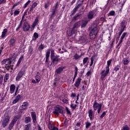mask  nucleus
I'll list each match as a JSON object with an SVG mask.
<instances>
[{
	"label": "nucleus",
	"mask_w": 130,
	"mask_h": 130,
	"mask_svg": "<svg viewBox=\"0 0 130 130\" xmlns=\"http://www.w3.org/2000/svg\"><path fill=\"white\" fill-rule=\"evenodd\" d=\"M51 130H58V128L53 126Z\"/></svg>",
	"instance_id": "774afa93"
},
{
	"label": "nucleus",
	"mask_w": 130,
	"mask_h": 130,
	"mask_svg": "<svg viewBox=\"0 0 130 130\" xmlns=\"http://www.w3.org/2000/svg\"><path fill=\"white\" fill-rule=\"evenodd\" d=\"M97 26H98L96 24H93L92 26L91 30L90 31V32L89 34V37L90 39L91 40H94L96 36L97 35Z\"/></svg>",
	"instance_id": "f257e3e1"
},
{
	"label": "nucleus",
	"mask_w": 130,
	"mask_h": 130,
	"mask_svg": "<svg viewBox=\"0 0 130 130\" xmlns=\"http://www.w3.org/2000/svg\"><path fill=\"white\" fill-rule=\"evenodd\" d=\"M112 59H110L107 61V66L106 67V69H110V66L111 63Z\"/></svg>",
	"instance_id": "f704fd0d"
},
{
	"label": "nucleus",
	"mask_w": 130,
	"mask_h": 130,
	"mask_svg": "<svg viewBox=\"0 0 130 130\" xmlns=\"http://www.w3.org/2000/svg\"><path fill=\"white\" fill-rule=\"evenodd\" d=\"M21 62V60H19L18 59V62H17V64H16V66H17V67H18Z\"/></svg>",
	"instance_id": "338daca9"
},
{
	"label": "nucleus",
	"mask_w": 130,
	"mask_h": 130,
	"mask_svg": "<svg viewBox=\"0 0 130 130\" xmlns=\"http://www.w3.org/2000/svg\"><path fill=\"white\" fill-rule=\"evenodd\" d=\"M127 25V22H126L125 19H124L123 20L121 21L120 26L121 27V29H124L126 28V26Z\"/></svg>",
	"instance_id": "ddd939ff"
},
{
	"label": "nucleus",
	"mask_w": 130,
	"mask_h": 130,
	"mask_svg": "<svg viewBox=\"0 0 130 130\" xmlns=\"http://www.w3.org/2000/svg\"><path fill=\"white\" fill-rule=\"evenodd\" d=\"M66 110L67 111L68 114H71L70 111L67 107H66Z\"/></svg>",
	"instance_id": "5fc2aeb1"
},
{
	"label": "nucleus",
	"mask_w": 130,
	"mask_h": 130,
	"mask_svg": "<svg viewBox=\"0 0 130 130\" xmlns=\"http://www.w3.org/2000/svg\"><path fill=\"white\" fill-rule=\"evenodd\" d=\"M50 54V49H48L46 51V61L45 62L47 63L48 62V60L49 59Z\"/></svg>",
	"instance_id": "4468645a"
},
{
	"label": "nucleus",
	"mask_w": 130,
	"mask_h": 130,
	"mask_svg": "<svg viewBox=\"0 0 130 130\" xmlns=\"http://www.w3.org/2000/svg\"><path fill=\"white\" fill-rule=\"evenodd\" d=\"M22 23V20H21L19 25L18 26V27H17L16 29V31H18L19 29V28L21 27Z\"/></svg>",
	"instance_id": "c03bdc74"
},
{
	"label": "nucleus",
	"mask_w": 130,
	"mask_h": 130,
	"mask_svg": "<svg viewBox=\"0 0 130 130\" xmlns=\"http://www.w3.org/2000/svg\"><path fill=\"white\" fill-rule=\"evenodd\" d=\"M25 74V71L21 70L19 71L16 76V80L18 81L20 80V78Z\"/></svg>",
	"instance_id": "1a4fd4ad"
},
{
	"label": "nucleus",
	"mask_w": 130,
	"mask_h": 130,
	"mask_svg": "<svg viewBox=\"0 0 130 130\" xmlns=\"http://www.w3.org/2000/svg\"><path fill=\"white\" fill-rule=\"evenodd\" d=\"M31 116L33 122H36L37 119H36V114L35 112H32L31 113Z\"/></svg>",
	"instance_id": "4be33fe9"
},
{
	"label": "nucleus",
	"mask_w": 130,
	"mask_h": 130,
	"mask_svg": "<svg viewBox=\"0 0 130 130\" xmlns=\"http://www.w3.org/2000/svg\"><path fill=\"white\" fill-rule=\"evenodd\" d=\"M82 56V54H81L80 55H79L77 54H76L74 56V58L75 59L77 60V59H79V58H80Z\"/></svg>",
	"instance_id": "2f4dec72"
},
{
	"label": "nucleus",
	"mask_w": 130,
	"mask_h": 130,
	"mask_svg": "<svg viewBox=\"0 0 130 130\" xmlns=\"http://www.w3.org/2000/svg\"><path fill=\"white\" fill-rule=\"evenodd\" d=\"M124 29H121V30L119 31V32H118V36L119 37H120V36L121 35V34H122V32L124 31Z\"/></svg>",
	"instance_id": "603ef678"
},
{
	"label": "nucleus",
	"mask_w": 130,
	"mask_h": 130,
	"mask_svg": "<svg viewBox=\"0 0 130 130\" xmlns=\"http://www.w3.org/2000/svg\"><path fill=\"white\" fill-rule=\"evenodd\" d=\"M53 113H54V114H56L57 115H58L59 113L63 114V110L60 107L57 106L54 108V110L53 112Z\"/></svg>",
	"instance_id": "20e7f679"
},
{
	"label": "nucleus",
	"mask_w": 130,
	"mask_h": 130,
	"mask_svg": "<svg viewBox=\"0 0 130 130\" xmlns=\"http://www.w3.org/2000/svg\"><path fill=\"white\" fill-rule=\"evenodd\" d=\"M71 108H72V109H76V107H77V105H74L73 104H71L70 105Z\"/></svg>",
	"instance_id": "79ce46f5"
},
{
	"label": "nucleus",
	"mask_w": 130,
	"mask_h": 130,
	"mask_svg": "<svg viewBox=\"0 0 130 130\" xmlns=\"http://www.w3.org/2000/svg\"><path fill=\"white\" fill-rule=\"evenodd\" d=\"M79 24V22H76V23L74 24V26H73V30H75V28L78 27Z\"/></svg>",
	"instance_id": "09e8293b"
},
{
	"label": "nucleus",
	"mask_w": 130,
	"mask_h": 130,
	"mask_svg": "<svg viewBox=\"0 0 130 130\" xmlns=\"http://www.w3.org/2000/svg\"><path fill=\"white\" fill-rule=\"evenodd\" d=\"M58 4H56L54 7V9L52 11V16H54L57 9Z\"/></svg>",
	"instance_id": "bb28decb"
},
{
	"label": "nucleus",
	"mask_w": 130,
	"mask_h": 130,
	"mask_svg": "<svg viewBox=\"0 0 130 130\" xmlns=\"http://www.w3.org/2000/svg\"><path fill=\"white\" fill-rule=\"evenodd\" d=\"M120 69V67L118 66H116L115 68H114V71L115 72H117V71H118Z\"/></svg>",
	"instance_id": "864d4df0"
},
{
	"label": "nucleus",
	"mask_w": 130,
	"mask_h": 130,
	"mask_svg": "<svg viewBox=\"0 0 130 130\" xmlns=\"http://www.w3.org/2000/svg\"><path fill=\"white\" fill-rule=\"evenodd\" d=\"M59 56H56L55 57H53L52 58H51L52 61V62L55 64H56L58 61L60 60L59 58Z\"/></svg>",
	"instance_id": "2eb2a0df"
},
{
	"label": "nucleus",
	"mask_w": 130,
	"mask_h": 130,
	"mask_svg": "<svg viewBox=\"0 0 130 130\" xmlns=\"http://www.w3.org/2000/svg\"><path fill=\"white\" fill-rule=\"evenodd\" d=\"M96 56L95 55H93L92 56V57L90 58L91 59V63L90 64V67L92 66L93 63V60L96 58Z\"/></svg>",
	"instance_id": "7c9ffc66"
},
{
	"label": "nucleus",
	"mask_w": 130,
	"mask_h": 130,
	"mask_svg": "<svg viewBox=\"0 0 130 130\" xmlns=\"http://www.w3.org/2000/svg\"><path fill=\"white\" fill-rule=\"evenodd\" d=\"M79 16H80V15H77V16H75L74 17L73 20H76L78 19V17Z\"/></svg>",
	"instance_id": "69168bd1"
},
{
	"label": "nucleus",
	"mask_w": 130,
	"mask_h": 130,
	"mask_svg": "<svg viewBox=\"0 0 130 130\" xmlns=\"http://www.w3.org/2000/svg\"><path fill=\"white\" fill-rule=\"evenodd\" d=\"M51 51V58L55 57L54 56V51L53 49L50 50Z\"/></svg>",
	"instance_id": "ea45409f"
},
{
	"label": "nucleus",
	"mask_w": 130,
	"mask_h": 130,
	"mask_svg": "<svg viewBox=\"0 0 130 130\" xmlns=\"http://www.w3.org/2000/svg\"><path fill=\"white\" fill-rule=\"evenodd\" d=\"M88 60V57L84 58L83 60V63L85 64L87 62Z\"/></svg>",
	"instance_id": "de8ad7c7"
},
{
	"label": "nucleus",
	"mask_w": 130,
	"mask_h": 130,
	"mask_svg": "<svg viewBox=\"0 0 130 130\" xmlns=\"http://www.w3.org/2000/svg\"><path fill=\"white\" fill-rule=\"evenodd\" d=\"M15 89V86L14 84H11L10 87V92L11 94H12L14 92Z\"/></svg>",
	"instance_id": "aec40b11"
},
{
	"label": "nucleus",
	"mask_w": 130,
	"mask_h": 130,
	"mask_svg": "<svg viewBox=\"0 0 130 130\" xmlns=\"http://www.w3.org/2000/svg\"><path fill=\"white\" fill-rule=\"evenodd\" d=\"M50 5V3L49 1H48L45 4V5H44V8L47 9L48 8V7H49V6Z\"/></svg>",
	"instance_id": "473e14b6"
},
{
	"label": "nucleus",
	"mask_w": 130,
	"mask_h": 130,
	"mask_svg": "<svg viewBox=\"0 0 130 130\" xmlns=\"http://www.w3.org/2000/svg\"><path fill=\"white\" fill-rule=\"evenodd\" d=\"M81 79L80 77H79L77 79V81H76L75 83V86L76 87H77V88L79 87V86L80 84L81 81Z\"/></svg>",
	"instance_id": "412c9836"
},
{
	"label": "nucleus",
	"mask_w": 130,
	"mask_h": 130,
	"mask_svg": "<svg viewBox=\"0 0 130 130\" xmlns=\"http://www.w3.org/2000/svg\"><path fill=\"white\" fill-rule=\"evenodd\" d=\"M91 124L90 122L87 121L85 122V127L86 128H88L90 126H91Z\"/></svg>",
	"instance_id": "e433bc0d"
},
{
	"label": "nucleus",
	"mask_w": 130,
	"mask_h": 130,
	"mask_svg": "<svg viewBox=\"0 0 130 130\" xmlns=\"http://www.w3.org/2000/svg\"><path fill=\"white\" fill-rule=\"evenodd\" d=\"M65 68V67H59L58 69H57L55 71V72L57 74H59L60 73H61L63 69Z\"/></svg>",
	"instance_id": "6ab92c4d"
},
{
	"label": "nucleus",
	"mask_w": 130,
	"mask_h": 130,
	"mask_svg": "<svg viewBox=\"0 0 130 130\" xmlns=\"http://www.w3.org/2000/svg\"><path fill=\"white\" fill-rule=\"evenodd\" d=\"M30 2H31V1H29V0H28V1H27V2L26 3L24 4V6H23V8H26L27 7V6L30 4Z\"/></svg>",
	"instance_id": "37998d69"
},
{
	"label": "nucleus",
	"mask_w": 130,
	"mask_h": 130,
	"mask_svg": "<svg viewBox=\"0 0 130 130\" xmlns=\"http://www.w3.org/2000/svg\"><path fill=\"white\" fill-rule=\"evenodd\" d=\"M127 35V33L125 32H124L122 35L121 36V38H120V40L119 41V44H120L122 41L123 39L125 38V37Z\"/></svg>",
	"instance_id": "b1692460"
},
{
	"label": "nucleus",
	"mask_w": 130,
	"mask_h": 130,
	"mask_svg": "<svg viewBox=\"0 0 130 130\" xmlns=\"http://www.w3.org/2000/svg\"><path fill=\"white\" fill-rule=\"evenodd\" d=\"M10 120V117L8 115L5 116V118L3 119L2 121V125L3 127H5L8 125V122Z\"/></svg>",
	"instance_id": "423d86ee"
},
{
	"label": "nucleus",
	"mask_w": 130,
	"mask_h": 130,
	"mask_svg": "<svg viewBox=\"0 0 130 130\" xmlns=\"http://www.w3.org/2000/svg\"><path fill=\"white\" fill-rule=\"evenodd\" d=\"M7 32V29L6 28L4 29L3 30V31L2 32V38H4L6 37V35Z\"/></svg>",
	"instance_id": "c85d7f7f"
},
{
	"label": "nucleus",
	"mask_w": 130,
	"mask_h": 130,
	"mask_svg": "<svg viewBox=\"0 0 130 130\" xmlns=\"http://www.w3.org/2000/svg\"><path fill=\"white\" fill-rule=\"evenodd\" d=\"M101 74V79L102 80L105 79L106 77L110 74V69L106 68L102 70L100 73Z\"/></svg>",
	"instance_id": "f03ea898"
},
{
	"label": "nucleus",
	"mask_w": 130,
	"mask_h": 130,
	"mask_svg": "<svg viewBox=\"0 0 130 130\" xmlns=\"http://www.w3.org/2000/svg\"><path fill=\"white\" fill-rule=\"evenodd\" d=\"M109 15L110 16H115V13L114 11H111L110 13H109Z\"/></svg>",
	"instance_id": "49530a36"
},
{
	"label": "nucleus",
	"mask_w": 130,
	"mask_h": 130,
	"mask_svg": "<svg viewBox=\"0 0 130 130\" xmlns=\"http://www.w3.org/2000/svg\"><path fill=\"white\" fill-rule=\"evenodd\" d=\"M75 33V30H73V28L71 30H69L67 31V34L69 36H71Z\"/></svg>",
	"instance_id": "a878e982"
},
{
	"label": "nucleus",
	"mask_w": 130,
	"mask_h": 130,
	"mask_svg": "<svg viewBox=\"0 0 130 130\" xmlns=\"http://www.w3.org/2000/svg\"><path fill=\"white\" fill-rule=\"evenodd\" d=\"M44 48V46L43 44H41L39 47V50H42Z\"/></svg>",
	"instance_id": "8fccbe9b"
},
{
	"label": "nucleus",
	"mask_w": 130,
	"mask_h": 130,
	"mask_svg": "<svg viewBox=\"0 0 130 130\" xmlns=\"http://www.w3.org/2000/svg\"><path fill=\"white\" fill-rule=\"evenodd\" d=\"M129 62V61L128 60V59L127 58H125L123 59V63L125 65L127 64Z\"/></svg>",
	"instance_id": "c9c22d12"
},
{
	"label": "nucleus",
	"mask_w": 130,
	"mask_h": 130,
	"mask_svg": "<svg viewBox=\"0 0 130 130\" xmlns=\"http://www.w3.org/2000/svg\"><path fill=\"white\" fill-rule=\"evenodd\" d=\"M28 106V104L27 103H24L21 106V109L19 110V112H23V110L27 109Z\"/></svg>",
	"instance_id": "f8f14e48"
},
{
	"label": "nucleus",
	"mask_w": 130,
	"mask_h": 130,
	"mask_svg": "<svg viewBox=\"0 0 130 130\" xmlns=\"http://www.w3.org/2000/svg\"><path fill=\"white\" fill-rule=\"evenodd\" d=\"M91 74H92L91 71H89L87 73L86 75H87V76L88 77V76H89L90 75H91Z\"/></svg>",
	"instance_id": "13d9d810"
},
{
	"label": "nucleus",
	"mask_w": 130,
	"mask_h": 130,
	"mask_svg": "<svg viewBox=\"0 0 130 130\" xmlns=\"http://www.w3.org/2000/svg\"><path fill=\"white\" fill-rule=\"evenodd\" d=\"M69 101L68 100H67L66 99H63L62 100V102L64 103V104H68Z\"/></svg>",
	"instance_id": "a19ab883"
},
{
	"label": "nucleus",
	"mask_w": 130,
	"mask_h": 130,
	"mask_svg": "<svg viewBox=\"0 0 130 130\" xmlns=\"http://www.w3.org/2000/svg\"><path fill=\"white\" fill-rule=\"evenodd\" d=\"M9 79V75L6 74L5 76V81L6 82L7 80Z\"/></svg>",
	"instance_id": "6e6d98bb"
},
{
	"label": "nucleus",
	"mask_w": 130,
	"mask_h": 130,
	"mask_svg": "<svg viewBox=\"0 0 130 130\" xmlns=\"http://www.w3.org/2000/svg\"><path fill=\"white\" fill-rule=\"evenodd\" d=\"M54 126H53L51 124H48V127L49 129L51 130L52 127H53Z\"/></svg>",
	"instance_id": "680f3d73"
},
{
	"label": "nucleus",
	"mask_w": 130,
	"mask_h": 130,
	"mask_svg": "<svg viewBox=\"0 0 130 130\" xmlns=\"http://www.w3.org/2000/svg\"><path fill=\"white\" fill-rule=\"evenodd\" d=\"M29 28V25L27 23V22L25 21L23 25V29L24 31H28Z\"/></svg>",
	"instance_id": "dca6fc26"
},
{
	"label": "nucleus",
	"mask_w": 130,
	"mask_h": 130,
	"mask_svg": "<svg viewBox=\"0 0 130 130\" xmlns=\"http://www.w3.org/2000/svg\"><path fill=\"white\" fill-rule=\"evenodd\" d=\"M87 18L88 19L91 20L94 18V11H90L88 15Z\"/></svg>",
	"instance_id": "f3484780"
},
{
	"label": "nucleus",
	"mask_w": 130,
	"mask_h": 130,
	"mask_svg": "<svg viewBox=\"0 0 130 130\" xmlns=\"http://www.w3.org/2000/svg\"><path fill=\"white\" fill-rule=\"evenodd\" d=\"M83 0H79L78 2L77 5L76 6L75 8L74 9L72 12V14L74 15L76 11L78 10V9L81 6V5L83 4Z\"/></svg>",
	"instance_id": "0eeeda50"
},
{
	"label": "nucleus",
	"mask_w": 130,
	"mask_h": 130,
	"mask_svg": "<svg viewBox=\"0 0 130 130\" xmlns=\"http://www.w3.org/2000/svg\"><path fill=\"white\" fill-rule=\"evenodd\" d=\"M76 94L75 93H72L71 94V97L72 98H73V97H76Z\"/></svg>",
	"instance_id": "0e129e2a"
},
{
	"label": "nucleus",
	"mask_w": 130,
	"mask_h": 130,
	"mask_svg": "<svg viewBox=\"0 0 130 130\" xmlns=\"http://www.w3.org/2000/svg\"><path fill=\"white\" fill-rule=\"evenodd\" d=\"M8 45L10 47H13L16 45V41L14 38H11L8 42Z\"/></svg>",
	"instance_id": "9d476101"
},
{
	"label": "nucleus",
	"mask_w": 130,
	"mask_h": 130,
	"mask_svg": "<svg viewBox=\"0 0 130 130\" xmlns=\"http://www.w3.org/2000/svg\"><path fill=\"white\" fill-rule=\"evenodd\" d=\"M30 126L31 124L30 123L27 124L25 125L23 130H29Z\"/></svg>",
	"instance_id": "c756f323"
},
{
	"label": "nucleus",
	"mask_w": 130,
	"mask_h": 130,
	"mask_svg": "<svg viewBox=\"0 0 130 130\" xmlns=\"http://www.w3.org/2000/svg\"><path fill=\"white\" fill-rule=\"evenodd\" d=\"M88 113L90 120L94 118V113L91 109L89 110Z\"/></svg>",
	"instance_id": "9b49d317"
},
{
	"label": "nucleus",
	"mask_w": 130,
	"mask_h": 130,
	"mask_svg": "<svg viewBox=\"0 0 130 130\" xmlns=\"http://www.w3.org/2000/svg\"><path fill=\"white\" fill-rule=\"evenodd\" d=\"M79 41L81 43H85L86 41V38L85 37H80L79 38Z\"/></svg>",
	"instance_id": "5701e85b"
},
{
	"label": "nucleus",
	"mask_w": 130,
	"mask_h": 130,
	"mask_svg": "<svg viewBox=\"0 0 130 130\" xmlns=\"http://www.w3.org/2000/svg\"><path fill=\"white\" fill-rule=\"evenodd\" d=\"M93 107L94 111L97 110L98 113L100 114V112L102 111V104H99L96 102H94L93 105Z\"/></svg>",
	"instance_id": "7ed1b4c3"
},
{
	"label": "nucleus",
	"mask_w": 130,
	"mask_h": 130,
	"mask_svg": "<svg viewBox=\"0 0 130 130\" xmlns=\"http://www.w3.org/2000/svg\"><path fill=\"white\" fill-rule=\"evenodd\" d=\"M17 119H18V118L16 116H15L14 117V118L13 119V120H12V121L11 122V123L9 125L8 129L11 130L13 128V127L15 123H16Z\"/></svg>",
	"instance_id": "6e6552de"
},
{
	"label": "nucleus",
	"mask_w": 130,
	"mask_h": 130,
	"mask_svg": "<svg viewBox=\"0 0 130 130\" xmlns=\"http://www.w3.org/2000/svg\"><path fill=\"white\" fill-rule=\"evenodd\" d=\"M39 37V35L37 32L34 34V36L32 39V41H35Z\"/></svg>",
	"instance_id": "393cba45"
},
{
	"label": "nucleus",
	"mask_w": 130,
	"mask_h": 130,
	"mask_svg": "<svg viewBox=\"0 0 130 130\" xmlns=\"http://www.w3.org/2000/svg\"><path fill=\"white\" fill-rule=\"evenodd\" d=\"M20 11L19 9L15 10L14 13V16L18 15Z\"/></svg>",
	"instance_id": "58836bf2"
},
{
	"label": "nucleus",
	"mask_w": 130,
	"mask_h": 130,
	"mask_svg": "<svg viewBox=\"0 0 130 130\" xmlns=\"http://www.w3.org/2000/svg\"><path fill=\"white\" fill-rule=\"evenodd\" d=\"M106 112L105 111L103 112L102 114L100 116V118H103V117H104V116L106 115Z\"/></svg>",
	"instance_id": "3c124183"
},
{
	"label": "nucleus",
	"mask_w": 130,
	"mask_h": 130,
	"mask_svg": "<svg viewBox=\"0 0 130 130\" xmlns=\"http://www.w3.org/2000/svg\"><path fill=\"white\" fill-rule=\"evenodd\" d=\"M21 95L18 94L17 97L15 98V99H14V100L13 102V104H16V103L17 102H18V101H19V100L21 99Z\"/></svg>",
	"instance_id": "a211bd4d"
},
{
	"label": "nucleus",
	"mask_w": 130,
	"mask_h": 130,
	"mask_svg": "<svg viewBox=\"0 0 130 130\" xmlns=\"http://www.w3.org/2000/svg\"><path fill=\"white\" fill-rule=\"evenodd\" d=\"M88 22V21L87 20L83 21V23L81 25L82 27H85L86 24H87Z\"/></svg>",
	"instance_id": "4c0bfd02"
},
{
	"label": "nucleus",
	"mask_w": 130,
	"mask_h": 130,
	"mask_svg": "<svg viewBox=\"0 0 130 130\" xmlns=\"http://www.w3.org/2000/svg\"><path fill=\"white\" fill-rule=\"evenodd\" d=\"M21 3V1H19L18 2H17L16 3L14 4L13 5V6L15 7L16 6H18V5H19Z\"/></svg>",
	"instance_id": "e2e57ef3"
},
{
	"label": "nucleus",
	"mask_w": 130,
	"mask_h": 130,
	"mask_svg": "<svg viewBox=\"0 0 130 130\" xmlns=\"http://www.w3.org/2000/svg\"><path fill=\"white\" fill-rule=\"evenodd\" d=\"M38 18H36V19L35 20V21H34V23H33V24H32V27H35V26H36V25L38 24Z\"/></svg>",
	"instance_id": "72a5a7b5"
},
{
	"label": "nucleus",
	"mask_w": 130,
	"mask_h": 130,
	"mask_svg": "<svg viewBox=\"0 0 130 130\" xmlns=\"http://www.w3.org/2000/svg\"><path fill=\"white\" fill-rule=\"evenodd\" d=\"M32 51H33V49L32 48H31V47H30L29 48V53L30 54H32Z\"/></svg>",
	"instance_id": "4d7b16f0"
},
{
	"label": "nucleus",
	"mask_w": 130,
	"mask_h": 130,
	"mask_svg": "<svg viewBox=\"0 0 130 130\" xmlns=\"http://www.w3.org/2000/svg\"><path fill=\"white\" fill-rule=\"evenodd\" d=\"M31 118L29 116L26 117L25 118L24 122L25 123H28V122H30Z\"/></svg>",
	"instance_id": "cd10ccee"
},
{
	"label": "nucleus",
	"mask_w": 130,
	"mask_h": 130,
	"mask_svg": "<svg viewBox=\"0 0 130 130\" xmlns=\"http://www.w3.org/2000/svg\"><path fill=\"white\" fill-rule=\"evenodd\" d=\"M37 5H38L37 3L34 2L32 5L31 6V7L35 8Z\"/></svg>",
	"instance_id": "bf43d9fd"
},
{
	"label": "nucleus",
	"mask_w": 130,
	"mask_h": 130,
	"mask_svg": "<svg viewBox=\"0 0 130 130\" xmlns=\"http://www.w3.org/2000/svg\"><path fill=\"white\" fill-rule=\"evenodd\" d=\"M75 74H78V68L76 66L75 67Z\"/></svg>",
	"instance_id": "052dcab7"
},
{
	"label": "nucleus",
	"mask_w": 130,
	"mask_h": 130,
	"mask_svg": "<svg viewBox=\"0 0 130 130\" xmlns=\"http://www.w3.org/2000/svg\"><path fill=\"white\" fill-rule=\"evenodd\" d=\"M11 60L8 59H5L2 61V64L4 65L6 64L5 68L7 69V70H9L10 69V67L11 66Z\"/></svg>",
	"instance_id": "39448f33"
},
{
	"label": "nucleus",
	"mask_w": 130,
	"mask_h": 130,
	"mask_svg": "<svg viewBox=\"0 0 130 130\" xmlns=\"http://www.w3.org/2000/svg\"><path fill=\"white\" fill-rule=\"evenodd\" d=\"M36 80L37 82H39L41 80L40 76L38 75H37L36 76Z\"/></svg>",
	"instance_id": "a18cd8bd"
}]
</instances>
